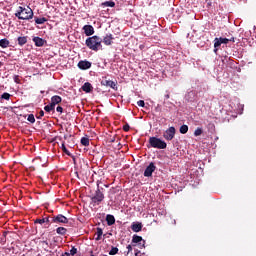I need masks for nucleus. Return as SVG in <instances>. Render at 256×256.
Listing matches in <instances>:
<instances>
[{
    "mask_svg": "<svg viewBox=\"0 0 256 256\" xmlns=\"http://www.w3.org/2000/svg\"><path fill=\"white\" fill-rule=\"evenodd\" d=\"M14 15L17 19H20V21H29L30 19H33L34 14L33 9L30 7L26 8L19 6Z\"/></svg>",
    "mask_w": 256,
    "mask_h": 256,
    "instance_id": "obj_1",
    "label": "nucleus"
},
{
    "mask_svg": "<svg viewBox=\"0 0 256 256\" xmlns=\"http://www.w3.org/2000/svg\"><path fill=\"white\" fill-rule=\"evenodd\" d=\"M103 38L99 36H91L86 39V46L88 49H91V51H99V49H103Z\"/></svg>",
    "mask_w": 256,
    "mask_h": 256,
    "instance_id": "obj_2",
    "label": "nucleus"
},
{
    "mask_svg": "<svg viewBox=\"0 0 256 256\" xmlns=\"http://www.w3.org/2000/svg\"><path fill=\"white\" fill-rule=\"evenodd\" d=\"M149 145L153 147V149H167V142L155 136L149 138Z\"/></svg>",
    "mask_w": 256,
    "mask_h": 256,
    "instance_id": "obj_3",
    "label": "nucleus"
},
{
    "mask_svg": "<svg viewBox=\"0 0 256 256\" xmlns=\"http://www.w3.org/2000/svg\"><path fill=\"white\" fill-rule=\"evenodd\" d=\"M104 199H105V194H103V188H100L99 184H97V190L95 191L94 195L91 197V201L92 203H95V205H100Z\"/></svg>",
    "mask_w": 256,
    "mask_h": 256,
    "instance_id": "obj_4",
    "label": "nucleus"
},
{
    "mask_svg": "<svg viewBox=\"0 0 256 256\" xmlns=\"http://www.w3.org/2000/svg\"><path fill=\"white\" fill-rule=\"evenodd\" d=\"M175 133V127L171 126L163 133V137L166 141H173L175 138Z\"/></svg>",
    "mask_w": 256,
    "mask_h": 256,
    "instance_id": "obj_5",
    "label": "nucleus"
},
{
    "mask_svg": "<svg viewBox=\"0 0 256 256\" xmlns=\"http://www.w3.org/2000/svg\"><path fill=\"white\" fill-rule=\"evenodd\" d=\"M51 223H58V224H67L69 223V219L65 217L63 214H58L52 217Z\"/></svg>",
    "mask_w": 256,
    "mask_h": 256,
    "instance_id": "obj_6",
    "label": "nucleus"
},
{
    "mask_svg": "<svg viewBox=\"0 0 256 256\" xmlns=\"http://www.w3.org/2000/svg\"><path fill=\"white\" fill-rule=\"evenodd\" d=\"M132 243L138 245L139 249H145V240L143 239V237L137 234H134L132 236Z\"/></svg>",
    "mask_w": 256,
    "mask_h": 256,
    "instance_id": "obj_7",
    "label": "nucleus"
},
{
    "mask_svg": "<svg viewBox=\"0 0 256 256\" xmlns=\"http://www.w3.org/2000/svg\"><path fill=\"white\" fill-rule=\"evenodd\" d=\"M155 169H157V166H155V163L151 162L144 170V177H153Z\"/></svg>",
    "mask_w": 256,
    "mask_h": 256,
    "instance_id": "obj_8",
    "label": "nucleus"
},
{
    "mask_svg": "<svg viewBox=\"0 0 256 256\" xmlns=\"http://www.w3.org/2000/svg\"><path fill=\"white\" fill-rule=\"evenodd\" d=\"M101 85L103 87H110L111 89H114V91H117V82L113 80H102Z\"/></svg>",
    "mask_w": 256,
    "mask_h": 256,
    "instance_id": "obj_9",
    "label": "nucleus"
},
{
    "mask_svg": "<svg viewBox=\"0 0 256 256\" xmlns=\"http://www.w3.org/2000/svg\"><path fill=\"white\" fill-rule=\"evenodd\" d=\"M82 29L86 37H91V35H95V28H93V26L91 25H84Z\"/></svg>",
    "mask_w": 256,
    "mask_h": 256,
    "instance_id": "obj_10",
    "label": "nucleus"
},
{
    "mask_svg": "<svg viewBox=\"0 0 256 256\" xmlns=\"http://www.w3.org/2000/svg\"><path fill=\"white\" fill-rule=\"evenodd\" d=\"M78 67L82 71H87V69H91V62L87 60H81L78 62Z\"/></svg>",
    "mask_w": 256,
    "mask_h": 256,
    "instance_id": "obj_11",
    "label": "nucleus"
},
{
    "mask_svg": "<svg viewBox=\"0 0 256 256\" xmlns=\"http://www.w3.org/2000/svg\"><path fill=\"white\" fill-rule=\"evenodd\" d=\"M186 101L193 103L197 99V92L191 90L185 95Z\"/></svg>",
    "mask_w": 256,
    "mask_h": 256,
    "instance_id": "obj_12",
    "label": "nucleus"
},
{
    "mask_svg": "<svg viewBox=\"0 0 256 256\" xmlns=\"http://www.w3.org/2000/svg\"><path fill=\"white\" fill-rule=\"evenodd\" d=\"M32 41H33V43H35L36 47H43V45H45L47 43V41L45 39L38 37V36L34 37L32 39Z\"/></svg>",
    "mask_w": 256,
    "mask_h": 256,
    "instance_id": "obj_13",
    "label": "nucleus"
},
{
    "mask_svg": "<svg viewBox=\"0 0 256 256\" xmlns=\"http://www.w3.org/2000/svg\"><path fill=\"white\" fill-rule=\"evenodd\" d=\"M113 39H115L113 34H106V36L102 39V43L107 46L113 45Z\"/></svg>",
    "mask_w": 256,
    "mask_h": 256,
    "instance_id": "obj_14",
    "label": "nucleus"
},
{
    "mask_svg": "<svg viewBox=\"0 0 256 256\" xmlns=\"http://www.w3.org/2000/svg\"><path fill=\"white\" fill-rule=\"evenodd\" d=\"M131 229L134 233H139V231L143 229V224H141V222H133L131 225Z\"/></svg>",
    "mask_w": 256,
    "mask_h": 256,
    "instance_id": "obj_15",
    "label": "nucleus"
},
{
    "mask_svg": "<svg viewBox=\"0 0 256 256\" xmlns=\"http://www.w3.org/2000/svg\"><path fill=\"white\" fill-rule=\"evenodd\" d=\"M82 91L85 93H91L93 91V86L89 82H85L82 86Z\"/></svg>",
    "mask_w": 256,
    "mask_h": 256,
    "instance_id": "obj_16",
    "label": "nucleus"
},
{
    "mask_svg": "<svg viewBox=\"0 0 256 256\" xmlns=\"http://www.w3.org/2000/svg\"><path fill=\"white\" fill-rule=\"evenodd\" d=\"M106 223L109 227H111V225H115V216H113L111 214H107L106 215Z\"/></svg>",
    "mask_w": 256,
    "mask_h": 256,
    "instance_id": "obj_17",
    "label": "nucleus"
},
{
    "mask_svg": "<svg viewBox=\"0 0 256 256\" xmlns=\"http://www.w3.org/2000/svg\"><path fill=\"white\" fill-rule=\"evenodd\" d=\"M61 101H63V99L61 98V96L59 95H55L51 97V103L56 106L59 105V103H61Z\"/></svg>",
    "mask_w": 256,
    "mask_h": 256,
    "instance_id": "obj_18",
    "label": "nucleus"
},
{
    "mask_svg": "<svg viewBox=\"0 0 256 256\" xmlns=\"http://www.w3.org/2000/svg\"><path fill=\"white\" fill-rule=\"evenodd\" d=\"M27 39H28L27 36H19V37L17 38L18 45H19L20 47H23V45H26V44H27Z\"/></svg>",
    "mask_w": 256,
    "mask_h": 256,
    "instance_id": "obj_19",
    "label": "nucleus"
},
{
    "mask_svg": "<svg viewBox=\"0 0 256 256\" xmlns=\"http://www.w3.org/2000/svg\"><path fill=\"white\" fill-rule=\"evenodd\" d=\"M9 40L7 38H3L0 40V47H2V49H7V47H9Z\"/></svg>",
    "mask_w": 256,
    "mask_h": 256,
    "instance_id": "obj_20",
    "label": "nucleus"
},
{
    "mask_svg": "<svg viewBox=\"0 0 256 256\" xmlns=\"http://www.w3.org/2000/svg\"><path fill=\"white\" fill-rule=\"evenodd\" d=\"M222 43L219 41V38L214 39V53L219 51V47H221Z\"/></svg>",
    "mask_w": 256,
    "mask_h": 256,
    "instance_id": "obj_21",
    "label": "nucleus"
},
{
    "mask_svg": "<svg viewBox=\"0 0 256 256\" xmlns=\"http://www.w3.org/2000/svg\"><path fill=\"white\" fill-rule=\"evenodd\" d=\"M57 235H67V228L65 227H58L56 229Z\"/></svg>",
    "mask_w": 256,
    "mask_h": 256,
    "instance_id": "obj_22",
    "label": "nucleus"
},
{
    "mask_svg": "<svg viewBox=\"0 0 256 256\" xmlns=\"http://www.w3.org/2000/svg\"><path fill=\"white\" fill-rule=\"evenodd\" d=\"M35 23H36V25H43V23H47V18H45V17H42V18L35 17Z\"/></svg>",
    "mask_w": 256,
    "mask_h": 256,
    "instance_id": "obj_23",
    "label": "nucleus"
},
{
    "mask_svg": "<svg viewBox=\"0 0 256 256\" xmlns=\"http://www.w3.org/2000/svg\"><path fill=\"white\" fill-rule=\"evenodd\" d=\"M44 111H46V113H51V111H55V106L51 102L49 105L44 107Z\"/></svg>",
    "mask_w": 256,
    "mask_h": 256,
    "instance_id": "obj_24",
    "label": "nucleus"
},
{
    "mask_svg": "<svg viewBox=\"0 0 256 256\" xmlns=\"http://www.w3.org/2000/svg\"><path fill=\"white\" fill-rule=\"evenodd\" d=\"M96 241H101V237H103V229L101 228H97V231H96Z\"/></svg>",
    "mask_w": 256,
    "mask_h": 256,
    "instance_id": "obj_25",
    "label": "nucleus"
},
{
    "mask_svg": "<svg viewBox=\"0 0 256 256\" xmlns=\"http://www.w3.org/2000/svg\"><path fill=\"white\" fill-rule=\"evenodd\" d=\"M189 131V126H187V125H182L181 127H180V133L182 134V135H185L187 132Z\"/></svg>",
    "mask_w": 256,
    "mask_h": 256,
    "instance_id": "obj_26",
    "label": "nucleus"
},
{
    "mask_svg": "<svg viewBox=\"0 0 256 256\" xmlns=\"http://www.w3.org/2000/svg\"><path fill=\"white\" fill-rule=\"evenodd\" d=\"M81 145H83L84 147H89V138L82 137L81 138Z\"/></svg>",
    "mask_w": 256,
    "mask_h": 256,
    "instance_id": "obj_27",
    "label": "nucleus"
},
{
    "mask_svg": "<svg viewBox=\"0 0 256 256\" xmlns=\"http://www.w3.org/2000/svg\"><path fill=\"white\" fill-rule=\"evenodd\" d=\"M103 7H115V3L113 1H106L102 3Z\"/></svg>",
    "mask_w": 256,
    "mask_h": 256,
    "instance_id": "obj_28",
    "label": "nucleus"
},
{
    "mask_svg": "<svg viewBox=\"0 0 256 256\" xmlns=\"http://www.w3.org/2000/svg\"><path fill=\"white\" fill-rule=\"evenodd\" d=\"M200 135H203V128H197L194 131V137H199Z\"/></svg>",
    "mask_w": 256,
    "mask_h": 256,
    "instance_id": "obj_29",
    "label": "nucleus"
},
{
    "mask_svg": "<svg viewBox=\"0 0 256 256\" xmlns=\"http://www.w3.org/2000/svg\"><path fill=\"white\" fill-rule=\"evenodd\" d=\"M218 40H219L220 43H222V45L229 44V38L219 37Z\"/></svg>",
    "mask_w": 256,
    "mask_h": 256,
    "instance_id": "obj_30",
    "label": "nucleus"
},
{
    "mask_svg": "<svg viewBox=\"0 0 256 256\" xmlns=\"http://www.w3.org/2000/svg\"><path fill=\"white\" fill-rule=\"evenodd\" d=\"M1 99H4L5 101H9V99H11V94L7 93V92H4L2 95H1Z\"/></svg>",
    "mask_w": 256,
    "mask_h": 256,
    "instance_id": "obj_31",
    "label": "nucleus"
},
{
    "mask_svg": "<svg viewBox=\"0 0 256 256\" xmlns=\"http://www.w3.org/2000/svg\"><path fill=\"white\" fill-rule=\"evenodd\" d=\"M119 253V248L117 247H112L111 250L109 251V255H117Z\"/></svg>",
    "mask_w": 256,
    "mask_h": 256,
    "instance_id": "obj_32",
    "label": "nucleus"
},
{
    "mask_svg": "<svg viewBox=\"0 0 256 256\" xmlns=\"http://www.w3.org/2000/svg\"><path fill=\"white\" fill-rule=\"evenodd\" d=\"M27 121H29V123H35V115L29 114L27 117Z\"/></svg>",
    "mask_w": 256,
    "mask_h": 256,
    "instance_id": "obj_33",
    "label": "nucleus"
},
{
    "mask_svg": "<svg viewBox=\"0 0 256 256\" xmlns=\"http://www.w3.org/2000/svg\"><path fill=\"white\" fill-rule=\"evenodd\" d=\"M69 255H77V248H75V246L71 248Z\"/></svg>",
    "mask_w": 256,
    "mask_h": 256,
    "instance_id": "obj_34",
    "label": "nucleus"
},
{
    "mask_svg": "<svg viewBox=\"0 0 256 256\" xmlns=\"http://www.w3.org/2000/svg\"><path fill=\"white\" fill-rule=\"evenodd\" d=\"M62 151H64V153H66V155H71V153L69 152V150L67 149L65 144H62Z\"/></svg>",
    "mask_w": 256,
    "mask_h": 256,
    "instance_id": "obj_35",
    "label": "nucleus"
},
{
    "mask_svg": "<svg viewBox=\"0 0 256 256\" xmlns=\"http://www.w3.org/2000/svg\"><path fill=\"white\" fill-rule=\"evenodd\" d=\"M35 223H38L39 225H43V223H45V219L44 218H38L35 220Z\"/></svg>",
    "mask_w": 256,
    "mask_h": 256,
    "instance_id": "obj_36",
    "label": "nucleus"
},
{
    "mask_svg": "<svg viewBox=\"0 0 256 256\" xmlns=\"http://www.w3.org/2000/svg\"><path fill=\"white\" fill-rule=\"evenodd\" d=\"M13 79H14V83H17V84L21 83V80L19 79V75H14Z\"/></svg>",
    "mask_w": 256,
    "mask_h": 256,
    "instance_id": "obj_37",
    "label": "nucleus"
},
{
    "mask_svg": "<svg viewBox=\"0 0 256 256\" xmlns=\"http://www.w3.org/2000/svg\"><path fill=\"white\" fill-rule=\"evenodd\" d=\"M137 106H138V107H145V101H144V100H139V101L137 102Z\"/></svg>",
    "mask_w": 256,
    "mask_h": 256,
    "instance_id": "obj_38",
    "label": "nucleus"
},
{
    "mask_svg": "<svg viewBox=\"0 0 256 256\" xmlns=\"http://www.w3.org/2000/svg\"><path fill=\"white\" fill-rule=\"evenodd\" d=\"M45 112L43 110H40L37 116V119H42V117H44Z\"/></svg>",
    "mask_w": 256,
    "mask_h": 256,
    "instance_id": "obj_39",
    "label": "nucleus"
},
{
    "mask_svg": "<svg viewBox=\"0 0 256 256\" xmlns=\"http://www.w3.org/2000/svg\"><path fill=\"white\" fill-rule=\"evenodd\" d=\"M53 217H46L44 218V223H51Z\"/></svg>",
    "mask_w": 256,
    "mask_h": 256,
    "instance_id": "obj_40",
    "label": "nucleus"
},
{
    "mask_svg": "<svg viewBox=\"0 0 256 256\" xmlns=\"http://www.w3.org/2000/svg\"><path fill=\"white\" fill-rule=\"evenodd\" d=\"M129 129H131V127L129 126V124H125L124 126H123V131H129Z\"/></svg>",
    "mask_w": 256,
    "mask_h": 256,
    "instance_id": "obj_41",
    "label": "nucleus"
},
{
    "mask_svg": "<svg viewBox=\"0 0 256 256\" xmlns=\"http://www.w3.org/2000/svg\"><path fill=\"white\" fill-rule=\"evenodd\" d=\"M56 111L57 113H63V107L57 106Z\"/></svg>",
    "mask_w": 256,
    "mask_h": 256,
    "instance_id": "obj_42",
    "label": "nucleus"
},
{
    "mask_svg": "<svg viewBox=\"0 0 256 256\" xmlns=\"http://www.w3.org/2000/svg\"><path fill=\"white\" fill-rule=\"evenodd\" d=\"M0 243L1 245H5V243H7V239L1 238Z\"/></svg>",
    "mask_w": 256,
    "mask_h": 256,
    "instance_id": "obj_43",
    "label": "nucleus"
},
{
    "mask_svg": "<svg viewBox=\"0 0 256 256\" xmlns=\"http://www.w3.org/2000/svg\"><path fill=\"white\" fill-rule=\"evenodd\" d=\"M127 250H128L127 253H131V251H133V246L128 245V246H127Z\"/></svg>",
    "mask_w": 256,
    "mask_h": 256,
    "instance_id": "obj_44",
    "label": "nucleus"
},
{
    "mask_svg": "<svg viewBox=\"0 0 256 256\" xmlns=\"http://www.w3.org/2000/svg\"><path fill=\"white\" fill-rule=\"evenodd\" d=\"M139 255H141V251L135 250V256H139Z\"/></svg>",
    "mask_w": 256,
    "mask_h": 256,
    "instance_id": "obj_45",
    "label": "nucleus"
},
{
    "mask_svg": "<svg viewBox=\"0 0 256 256\" xmlns=\"http://www.w3.org/2000/svg\"><path fill=\"white\" fill-rule=\"evenodd\" d=\"M228 40H229V43H230V42L235 43V38H234V37H232V38H230V39H228Z\"/></svg>",
    "mask_w": 256,
    "mask_h": 256,
    "instance_id": "obj_46",
    "label": "nucleus"
},
{
    "mask_svg": "<svg viewBox=\"0 0 256 256\" xmlns=\"http://www.w3.org/2000/svg\"><path fill=\"white\" fill-rule=\"evenodd\" d=\"M169 97H170L169 94L164 95V100L167 101V99H169Z\"/></svg>",
    "mask_w": 256,
    "mask_h": 256,
    "instance_id": "obj_47",
    "label": "nucleus"
},
{
    "mask_svg": "<svg viewBox=\"0 0 256 256\" xmlns=\"http://www.w3.org/2000/svg\"><path fill=\"white\" fill-rule=\"evenodd\" d=\"M7 237V231L3 232V238Z\"/></svg>",
    "mask_w": 256,
    "mask_h": 256,
    "instance_id": "obj_48",
    "label": "nucleus"
},
{
    "mask_svg": "<svg viewBox=\"0 0 256 256\" xmlns=\"http://www.w3.org/2000/svg\"><path fill=\"white\" fill-rule=\"evenodd\" d=\"M111 143H115V139L110 140Z\"/></svg>",
    "mask_w": 256,
    "mask_h": 256,
    "instance_id": "obj_49",
    "label": "nucleus"
},
{
    "mask_svg": "<svg viewBox=\"0 0 256 256\" xmlns=\"http://www.w3.org/2000/svg\"><path fill=\"white\" fill-rule=\"evenodd\" d=\"M175 223H176V220H174V225H175Z\"/></svg>",
    "mask_w": 256,
    "mask_h": 256,
    "instance_id": "obj_50",
    "label": "nucleus"
},
{
    "mask_svg": "<svg viewBox=\"0 0 256 256\" xmlns=\"http://www.w3.org/2000/svg\"><path fill=\"white\" fill-rule=\"evenodd\" d=\"M2 63L0 62V67H1Z\"/></svg>",
    "mask_w": 256,
    "mask_h": 256,
    "instance_id": "obj_51",
    "label": "nucleus"
}]
</instances>
